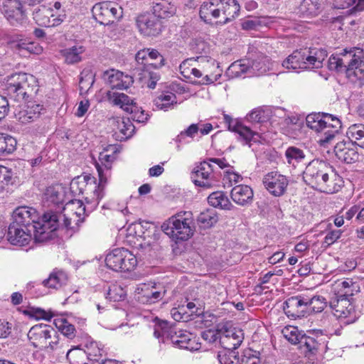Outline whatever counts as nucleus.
<instances>
[{
	"instance_id": "3c124183",
	"label": "nucleus",
	"mask_w": 364,
	"mask_h": 364,
	"mask_svg": "<svg viewBox=\"0 0 364 364\" xmlns=\"http://www.w3.org/2000/svg\"><path fill=\"white\" fill-rule=\"evenodd\" d=\"M95 82V74L89 68L84 69L80 76L79 86L81 92H87Z\"/></svg>"
},
{
	"instance_id": "864d4df0",
	"label": "nucleus",
	"mask_w": 364,
	"mask_h": 364,
	"mask_svg": "<svg viewBox=\"0 0 364 364\" xmlns=\"http://www.w3.org/2000/svg\"><path fill=\"white\" fill-rule=\"evenodd\" d=\"M16 140L7 134H0V153L11 154L16 146Z\"/></svg>"
},
{
	"instance_id": "49530a36",
	"label": "nucleus",
	"mask_w": 364,
	"mask_h": 364,
	"mask_svg": "<svg viewBox=\"0 0 364 364\" xmlns=\"http://www.w3.org/2000/svg\"><path fill=\"white\" fill-rule=\"evenodd\" d=\"M347 136L354 145L364 149V125L354 124L350 125L346 132Z\"/></svg>"
},
{
	"instance_id": "f704fd0d",
	"label": "nucleus",
	"mask_w": 364,
	"mask_h": 364,
	"mask_svg": "<svg viewBox=\"0 0 364 364\" xmlns=\"http://www.w3.org/2000/svg\"><path fill=\"white\" fill-rule=\"evenodd\" d=\"M153 14L160 18L173 16L176 12V6L168 0H156L153 2Z\"/></svg>"
},
{
	"instance_id": "cd10ccee",
	"label": "nucleus",
	"mask_w": 364,
	"mask_h": 364,
	"mask_svg": "<svg viewBox=\"0 0 364 364\" xmlns=\"http://www.w3.org/2000/svg\"><path fill=\"white\" fill-rule=\"evenodd\" d=\"M220 19L216 23L225 24L238 16L240 6L236 0H220Z\"/></svg>"
},
{
	"instance_id": "2f4dec72",
	"label": "nucleus",
	"mask_w": 364,
	"mask_h": 364,
	"mask_svg": "<svg viewBox=\"0 0 364 364\" xmlns=\"http://www.w3.org/2000/svg\"><path fill=\"white\" fill-rule=\"evenodd\" d=\"M323 0H303L296 9V14L301 18L317 16L321 9Z\"/></svg>"
},
{
	"instance_id": "0e129e2a",
	"label": "nucleus",
	"mask_w": 364,
	"mask_h": 364,
	"mask_svg": "<svg viewBox=\"0 0 364 364\" xmlns=\"http://www.w3.org/2000/svg\"><path fill=\"white\" fill-rule=\"evenodd\" d=\"M196 64V59L189 58L182 62L180 65L181 74L187 79H191V68H193L194 65Z\"/></svg>"
},
{
	"instance_id": "bb28decb",
	"label": "nucleus",
	"mask_w": 364,
	"mask_h": 364,
	"mask_svg": "<svg viewBox=\"0 0 364 364\" xmlns=\"http://www.w3.org/2000/svg\"><path fill=\"white\" fill-rule=\"evenodd\" d=\"M43 105L29 102L21 107L15 113L16 119L21 124H26L36 121L43 110Z\"/></svg>"
},
{
	"instance_id": "1a4fd4ad",
	"label": "nucleus",
	"mask_w": 364,
	"mask_h": 364,
	"mask_svg": "<svg viewBox=\"0 0 364 364\" xmlns=\"http://www.w3.org/2000/svg\"><path fill=\"white\" fill-rule=\"evenodd\" d=\"M224 122L230 131L237 134V139L242 145H247L250 147L253 143L261 141L262 134L264 132V129L262 128L263 125L250 128L241 121L232 119L228 114H224Z\"/></svg>"
},
{
	"instance_id": "f8f14e48",
	"label": "nucleus",
	"mask_w": 364,
	"mask_h": 364,
	"mask_svg": "<svg viewBox=\"0 0 364 364\" xmlns=\"http://www.w3.org/2000/svg\"><path fill=\"white\" fill-rule=\"evenodd\" d=\"M93 16L100 24L109 25L122 17V8L113 1H102L92 8Z\"/></svg>"
},
{
	"instance_id": "aec40b11",
	"label": "nucleus",
	"mask_w": 364,
	"mask_h": 364,
	"mask_svg": "<svg viewBox=\"0 0 364 364\" xmlns=\"http://www.w3.org/2000/svg\"><path fill=\"white\" fill-rule=\"evenodd\" d=\"M263 183L272 195L279 197L284 194L289 185V180L285 176L277 171H272L264 176Z\"/></svg>"
},
{
	"instance_id": "a19ab883",
	"label": "nucleus",
	"mask_w": 364,
	"mask_h": 364,
	"mask_svg": "<svg viewBox=\"0 0 364 364\" xmlns=\"http://www.w3.org/2000/svg\"><path fill=\"white\" fill-rule=\"evenodd\" d=\"M210 205L223 210H231L233 205L223 191H215L208 197Z\"/></svg>"
},
{
	"instance_id": "4c0bfd02",
	"label": "nucleus",
	"mask_w": 364,
	"mask_h": 364,
	"mask_svg": "<svg viewBox=\"0 0 364 364\" xmlns=\"http://www.w3.org/2000/svg\"><path fill=\"white\" fill-rule=\"evenodd\" d=\"M68 279V275L64 271L55 269L50 272L49 277L42 282V284L47 288L58 289L66 284Z\"/></svg>"
},
{
	"instance_id": "c756f323",
	"label": "nucleus",
	"mask_w": 364,
	"mask_h": 364,
	"mask_svg": "<svg viewBox=\"0 0 364 364\" xmlns=\"http://www.w3.org/2000/svg\"><path fill=\"white\" fill-rule=\"evenodd\" d=\"M220 0H208L200 6V17L207 23H212L214 20L220 19Z\"/></svg>"
},
{
	"instance_id": "e433bc0d",
	"label": "nucleus",
	"mask_w": 364,
	"mask_h": 364,
	"mask_svg": "<svg viewBox=\"0 0 364 364\" xmlns=\"http://www.w3.org/2000/svg\"><path fill=\"white\" fill-rule=\"evenodd\" d=\"M107 99L110 103L119 106L127 112H133L134 111L133 100L124 93L109 91Z\"/></svg>"
},
{
	"instance_id": "bf43d9fd",
	"label": "nucleus",
	"mask_w": 364,
	"mask_h": 364,
	"mask_svg": "<svg viewBox=\"0 0 364 364\" xmlns=\"http://www.w3.org/2000/svg\"><path fill=\"white\" fill-rule=\"evenodd\" d=\"M55 326L63 335L72 339L75 335V326L70 323L66 319H60L55 321Z\"/></svg>"
},
{
	"instance_id": "a211bd4d",
	"label": "nucleus",
	"mask_w": 364,
	"mask_h": 364,
	"mask_svg": "<svg viewBox=\"0 0 364 364\" xmlns=\"http://www.w3.org/2000/svg\"><path fill=\"white\" fill-rule=\"evenodd\" d=\"M196 60V63H198L203 76L199 81L200 84H212L220 77L221 71L215 60L205 56H200L198 57Z\"/></svg>"
},
{
	"instance_id": "37998d69",
	"label": "nucleus",
	"mask_w": 364,
	"mask_h": 364,
	"mask_svg": "<svg viewBox=\"0 0 364 364\" xmlns=\"http://www.w3.org/2000/svg\"><path fill=\"white\" fill-rule=\"evenodd\" d=\"M248 74L250 76V60H242L232 63L228 68L226 74L229 77H239L243 74Z\"/></svg>"
},
{
	"instance_id": "a878e982",
	"label": "nucleus",
	"mask_w": 364,
	"mask_h": 364,
	"mask_svg": "<svg viewBox=\"0 0 364 364\" xmlns=\"http://www.w3.org/2000/svg\"><path fill=\"white\" fill-rule=\"evenodd\" d=\"M336 157L346 164H352L359 159V154L355 145L350 141H340L334 147Z\"/></svg>"
},
{
	"instance_id": "603ef678",
	"label": "nucleus",
	"mask_w": 364,
	"mask_h": 364,
	"mask_svg": "<svg viewBox=\"0 0 364 364\" xmlns=\"http://www.w3.org/2000/svg\"><path fill=\"white\" fill-rule=\"evenodd\" d=\"M306 299L308 300V311L311 309L312 311L316 313L321 312L327 304L326 299L320 295H314L313 296L306 295Z\"/></svg>"
},
{
	"instance_id": "0eeeda50",
	"label": "nucleus",
	"mask_w": 364,
	"mask_h": 364,
	"mask_svg": "<svg viewBox=\"0 0 364 364\" xmlns=\"http://www.w3.org/2000/svg\"><path fill=\"white\" fill-rule=\"evenodd\" d=\"M336 176L335 169L328 162L313 160L306 167L303 178L306 184L314 187H328L329 178Z\"/></svg>"
},
{
	"instance_id": "052dcab7",
	"label": "nucleus",
	"mask_w": 364,
	"mask_h": 364,
	"mask_svg": "<svg viewBox=\"0 0 364 364\" xmlns=\"http://www.w3.org/2000/svg\"><path fill=\"white\" fill-rule=\"evenodd\" d=\"M242 180V176L238 173L229 170L224 172L223 181L225 186H227L228 187H231L233 185L241 182Z\"/></svg>"
},
{
	"instance_id": "4be33fe9",
	"label": "nucleus",
	"mask_w": 364,
	"mask_h": 364,
	"mask_svg": "<svg viewBox=\"0 0 364 364\" xmlns=\"http://www.w3.org/2000/svg\"><path fill=\"white\" fill-rule=\"evenodd\" d=\"M66 200V188L61 185L48 187L43 196V205L47 207L54 206L61 209V205Z\"/></svg>"
},
{
	"instance_id": "8fccbe9b",
	"label": "nucleus",
	"mask_w": 364,
	"mask_h": 364,
	"mask_svg": "<svg viewBox=\"0 0 364 364\" xmlns=\"http://www.w3.org/2000/svg\"><path fill=\"white\" fill-rule=\"evenodd\" d=\"M218 217L213 210H207L201 213L198 218V223L203 228H209L217 223Z\"/></svg>"
},
{
	"instance_id": "9b49d317",
	"label": "nucleus",
	"mask_w": 364,
	"mask_h": 364,
	"mask_svg": "<svg viewBox=\"0 0 364 364\" xmlns=\"http://www.w3.org/2000/svg\"><path fill=\"white\" fill-rule=\"evenodd\" d=\"M119 152L117 145L109 144L100 153L99 161L101 165L96 164V168L99 176V183H97L98 188L105 191L108 178L111 176L112 164L116 159V154Z\"/></svg>"
},
{
	"instance_id": "338daca9",
	"label": "nucleus",
	"mask_w": 364,
	"mask_h": 364,
	"mask_svg": "<svg viewBox=\"0 0 364 364\" xmlns=\"http://www.w3.org/2000/svg\"><path fill=\"white\" fill-rule=\"evenodd\" d=\"M262 26V21L259 18L254 17L244 20L241 26L244 30H257Z\"/></svg>"
},
{
	"instance_id": "423d86ee",
	"label": "nucleus",
	"mask_w": 364,
	"mask_h": 364,
	"mask_svg": "<svg viewBox=\"0 0 364 364\" xmlns=\"http://www.w3.org/2000/svg\"><path fill=\"white\" fill-rule=\"evenodd\" d=\"M28 338L31 343L39 349L58 350V348L68 347L66 341L58 338L57 331L51 326L40 323L32 326Z\"/></svg>"
},
{
	"instance_id": "9d476101",
	"label": "nucleus",
	"mask_w": 364,
	"mask_h": 364,
	"mask_svg": "<svg viewBox=\"0 0 364 364\" xmlns=\"http://www.w3.org/2000/svg\"><path fill=\"white\" fill-rule=\"evenodd\" d=\"M107 267L115 272H131L137 265L136 256L125 248H116L105 258Z\"/></svg>"
},
{
	"instance_id": "774afa93",
	"label": "nucleus",
	"mask_w": 364,
	"mask_h": 364,
	"mask_svg": "<svg viewBox=\"0 0 364 364\" xmlns=\"http://www.w3.org/2000/svg\"><path fill=\"white\" fill-rule=\"evenodd\" d=\"M217 359L220 364H240V360L233 354L218 353Z\"/></svg>"
},
{
	"instance_id": "e2e57ef3",
	"label": "nucleus",
	"mask_w": 364,
	"mask_h": 364,
	"mask_svg": "<svg viewBox=\"0 0 364 364\" xmlns=\"http://www.w3.org/2000/svg\"><path fill=\"white\" fill-rule=\"evenodd\" d=\"M118 129L119 132L122 134V139H128L132 136L134 131V126L132 122L129 119H122L119 123Z\"/></svg>"
},
{
	"instance_id": "39448f33",
	"label": "nucleus",
	"mask_w": 364,
	"mask_h": 364,
	"mask_svg": "<svg viewBox=\"0 0 364 364\" xmlns=\"http://www.w3.org/2000/svg\"><path fill=\"white\" fill-rule=\"evenodd\" d=\"M193 214L183 211L169 218L161 225L164 232L175 242L186 241L194 232Z\"/></svg>"
},
{
	"instance_id": "412c9836",
	"label": "nucleus",
	"mask_w": 364,
	"mask_h": 364,
	"mask_svg": "<svg viewBox=\"0 0 364 364\" xmlns=\"http://www.w3.org/2000/svg\"><path fill=\"white\" fill-rule=\"evenodd\" d=\"M31 232L32 229L28 230L22 225L11 223L8 229L7 240L14 245L26 246L33 239Z\"/></svg>"
},
{
	"instance_id": "20e7f679",
	"label": "nucleus",
	"mask_w": 364,
	"mask_h": 364,
	"mask_svg": "<svg viewBox=\"0 0 364 364\" xmlns=\"http://www.w3.org/2000/svg\"><path fill=\"white\" fill-rule=\"evenodd\" d=\"M306 126L318 134V142L324 145L330 142L341 128V122L328 113H314L307 115Z\"/></svg>"
},
{
	"instance_id": "69168bd1",
	"label": "nucleus",
	"mask_w": 364,
	"mask_h": 364,
	"mask_svg": "<svg viewBox=\"0 0 364 364\" xmlns=\"http://www.w3.org/2000/svg\"><path fill=\"white\" fill-rule=\"evenodd\" d=\"M171 314L172 318L176 321H186L189 320L188 312L186 311L184 306L172 309L171 311Z\"/></svg>"
},
{
	"instance_id": "6ab92c4d",
	"label": "nucleus",
	"mask_w": 364,
	"mask_h": 364,
	"mask_svg": "<svg viewBox=\"0 0 364 364\" xmlns=\"http://www.w3.org/2000/svg\"><path fill=\"white\" fill-rule=\"evenodd\" d=\"M306 294L291 296L284 303V311L291 318H300L308 314Z\"/></svg>"
},
{
	"instance_id": "7ed1b4c3",
	"label": "nucleus",
	"mask_w": 364,
	"mask_h": 364,
	"mask_svg": "<svg viewBox=\"0 0 364 364\" xmlns=\"http://www.w3.org/2000/svg\"><path fill=\"white\" fill-rule=\"evenodd\" d=\"M328 55L327 51L321 48H305L294 51L282 63V66L296 72L299 70H312L322 68Z\"/></svg>"
},
{
	"instance_id": "13d9d810",
	"label": "nucleus",
	"mask_w": 364,
	"mask_h": 364,
	"mask_svg": "<svg viewBox=\"0 0 364 364\" xmlns=\"http://www.w3.org/2000/svg\"><path fill=\"white\" fill-rule=\"evenodd\" d=\"M282 333L284 337L292 344H298L302 335L298 328L293 326H285L282 329Z\"/></svg>"
},
{
	"instance_id": "c03bdc74",
	"label": "nucleus",
	"mask_w": 364,
	"mask_h": 364,
	"mask_svg": "<svg viewBox=\"0 0 364 364\" xmlns=\"http://www.w3.org/2000/svg\"><path fill=\"white\" fill-rule=\"evenodd\" d=\"M336 287L340 293L339 296L349 298L360 291L359 284L352 279L347 278L343 281L337 282Z\"/></svg>"
},
{
	"instance_id": "f03ea898",
	"label": "nucleus",
	"mask_w": 364,
	"mask_h": 364,
	"mask_svg": "<svg viewBox=\"0 0 364 364\" xmlns=\"http://www.w3.org/2000/svg\"><path fill=\"white\" fill-rule=\"evenodd\" d=\"M13 218L11 223L22 225L28 230L32 229L35 242H46L55 235L57 218L49 211L45 213L40 220H36L37 214L35 209L26 206L18 207L14 210Z\"/></svg>"
},
{
	"instance_id": "79ce46f5",
	"label": "nucleus",
	"mask_w": 364,
	"mask_h": 364,
	"mask_svg": "<svg viewBox=\"0 0 364 364\" xmlns=\"http://www.w3.org/2000/svg\"><path fill=\"white\" fill-rule=\"evenodd\" d=\"M14 48L23 55H26L27 54L39 55L43 50V47L38 43L27 40H20L16 42Z\"/></svg>"
},
{
	"instance_id": "4d7b16f0",
	"label": "nucleus",
	"mask_w": 364,
	"mask_h": 364,
	"mask_svg": "<svg viewBox=\"0 0 364 364\" xmlns=\"http://www.w3.org/2000/svg\"><path fill=\"white\" fill-rule=\"evenodd\" d=\"M285 156L289 164L295 165L305 158V154L301 149L290 146L286 150Z\"/></svg>"
},
{
	"instance_id": "393cba45",
	"label": "nucleus",
	"mask_w": 364,
	"mask_h": 364,
	"mask_svg": "<svg viewBox=\"0 0 364 364\" xmlns=\"http://www.w3.org/2000/svg\"><path fill=\"white\" fill-rule=\"evenodd\" d=\"M157 16L151 14L141 15L136 23L141 33L146 36H156L161 31V24Z\"/></svg>"
},
{
	"instance_id": "680f3d73",
	"label": "nucleus",
	"mask_w": 364,
	"mask_h": 364,
	"mask_svg": "<svg viewBox=\"0 0 364 364\" xmlns=\"http://www.w3.org/2000/svg\"><path fill=\"white\" fill-rule=\"evenodd\" d=\"M298 344L300 345V348H305L307 351L311 353L316 350L318 346V343L314 338L307 336L305 334L301 335Z\"/></svg>"
},
{
	"instance_id": "f257e3e1",
	"label": "nucleus",
	"mask_w": 364,
	"mask_h": 364,
	"mask_svg": "<svg viewBox=\"0 0 364 364\" xmlns=\"http://www.w3.org/2000/svg\"><path fill=\"white\" fill-rule=\"evenodd\" d=\"M70 191L74 196L82 195L85 203L80 199L67 198L68 202L63 206V212L49 211L57 218L56 230L60 225L67 229L75 228L74 225H77L83 220L86 212L93 211L105 196V191L98 188L96 178L90 174L74 178L70 182Z\"/></svg>"
},
{
	"instance_id": "58836bf2",
	"label": "nucleus",
	"mask_w": 364,
	"mask_h": 364,
	"mask_svg": "<svg viewBox=\"0 0 364 364\" xmlns=\"http://www.w3.org/2000/svg\"><path fill=\"white\" fill-rule=\"evenodd\" d=\"M272 66V63L267 56L259 55L257 58L250 61V75H263L271 69Z\"/></svg>"
},
{
	"instance_id": "a18cd8bd",
	"label": "nucleus",
	"mask_w": 364,
	"mask_h": 364,
	"mask_svg": "<svg viewBox=\"0 0 364 364\" xmlns=\"http://www.w3.org/2000/svg\"><path fill=\"white\" fill-rule=\"evenodd\" d=\"M68 347L63 348H58V354L65 353L66 358L69 360L70 364H82L85 358V352L80 348V346L72 347L68 349L69 345L67 343Z\"/></svg>"
},
{
	"instance_id": "7c9ffc66",
	"label": "nucleus",
	"mask_w": 364,
	"mask_h": 364,
	"mask_svg": "<svg viewBox=\"0 0 364 364\" xmlns=\"http://www.w3.org/2000/svg\"><path fill=\"white\" fill-rule=\"evenodd\" d=\"M173 333V329L165 321H159L154 326V336L159 340V342L164 343L166 339L170 338L172 343L178 345L181 348H187L183 345V341L182 340L175 339V337L172 335Z\"/></svg>"
},
{
	"instance_id": "6e6552de",
	"label": "nucleus",
	"mask_w": 364,
	"mask_h": 364,
	"mask_svg": "<svg viewBox=\"0 0 364 364\" xmlns=\"http://www.w3.org/2000/svg\"><path fill=\"white\" fill-rule=\"evenodd\" d=\"M35 82L33 75L25 73H14L6 78V90L8 95L14 100H25L31 94V85Z\"/></svg>"
},
{
	"instance_id": "f3484780",
	"label": "nucleus",
	"mask_w": 364,
	"mask_h": 364,
	"mask_svg": "<svg viewBox=\"0 0 364 364\" xmlns=\"http://www.w3.org/2000/svg\"><path fill=\"white\" fill-rule=\"evenodd\" d=\"M166 293L164 288H159L153 283H141L135 287V298L141 304H154L163 299Z\"/></svg>"
},
{
	"instance_id": "2eb2a0df",
	"label": "nucleus",
	"mask_w": 364,
	"mask_h": 364,
	"mask_svg": "<svg viewBox=\"0 0 364 364\" xmlns=\"http://www.w3.org/2000/svg\"><path fill=\"white\" fill-rule=\"evenodd\" d=\"M136 61L141 68H138L141 70L139 80L147 84L151 89H154L159 76L156 73L151 71V68H159V64L149 61L148 50L143 49L138 51L135 56Z\"/></svg>"
},
{
	"instance_id": "5701e85b",
	"label": "nucleus",
	"mask_w": 364,
	"mask_h": 364,
	"mask_svg": "<svg viewBox=\"0 0 364 364\" xmlns=\"http://www.w3.org/2000/svg\"><path fill=\"white\" fill-rule=\"evenodd\" d=\"M353 60L348 65V69H346V76L353 82H358L361 86L364 85V57H363V50L361 53L354 51Z\"/></svg>"
},
{
	"instance_id": "ea45409f",
	"label": "nucleus",
	"mask_w": 364,
	"mask_h": 364,
	"mask_svg": "<svg viewBox=\"0 0 364 364\" xmlns=\"http://www.w3.org/2000/svg\"><path fill=\"white\" fill-rule=\"evenodd\" d=\"M154 103L158 109L168 111L177 104V97L173 92H164L154 99Z\"/></svg>"
},
{
	"instance_id": "72a5a7b5",
	"label": "nucleus",
	"mask_w": 364,
	"mask_h": 364,
	"mask_svg": "<svg viewBox=\"0 0 364 364\" xmlns=\"http://www.w3.org/2000/svg\"><path fill=\"white\" fill-rule=\"evenodd\" d=\"M33 16L36 23L41 26L55 27L58 26V23L60 22L59 19L50 20L51 9L44 5L36 9L33 12Z\"/></svg>"
},
{
	"instance_id": "dca6fc26",
	"label": "nucleus",
	"mask_w": 364,
	"mask_h": 364,
	"mask_svg": "<svg viewBox=\"0 0 364 364\" xmlns=\"http://www.w3.org/2000/svg\"><path fill=\"white\" fill-rule=\"evenodd\" d=\"M191 178L196 186L205 189L213 188L218 183L213 166L208 161L200 162L193 168Z\"/></svg>"
},
{
	"instance_id": "6e6d98bb",
	"label": "nucleus",
	"mask_w": 364,
	"mask_h": 364,
	"mask_svg": "<svg viewBox=\"0 0 364 364\" xmlns=\"http://www.w3.org/2000/svg\"><path fill=\"white\" fill-rule=\"evenodd\" d=\"M269 119L268 114L261 108L253 109L247 116V119L252 124L253 127L266 122Z\"/></svg>"
},
{
	"instance_id": "5fc2aeb1",
	"label": "nucleus",
	"mask_w": 364,
	"mask_h": 364,
	"mask_svg": "<svg viewBox=\"0 0 364 364\" xmlns=\"http://www.w3.org/2000/svg\"><path fill=\"white\" fill-rule=\"evenodd\" d=\"M127 296L126 290L119 284H112L109 287L107 294V299L113 301H120L125 299Z\"/></svg>"
},
{
	"instance_id": "09e8293b",
	"label": "nucleus",
	"mask_w": 364,
	"mask_h": 364,
	"mask_svg": "<svg viewBox=\"0 0 364 364\" xmlns=\"http://www.w3.org/2000/svg\"><path fill=\"white\" fill-rule=\"evenodd\" d=\"M227 333H228L223 338L222 343L226 345V348H237L243 340V335L241 331H229Z\"/></svg>"
},
{
	"instance_id": "c85d7f7f",
	"label": "nucleus",
	"mask_w": 364,
	"mask_h": 364,
	"mask_svg": "<svg viewBox=\"0 0 364 364\" xmlns=\"http://www.w3.org/2000/svg\"><path fill=\"white\" fill-rule=\"evenodd\" d=\"M232 200L238 205L246 206L253 201L254 193L252 188L244 184L235 186L230 192Z\"/></svg>"
},
{
	"instance_id": "ddd939ff",
	"label": "nucleus",
	"mask_w": 364,
	"mask_h": 364,
	"mask_svg": "<svg viewBox=\"0 0 364 364\" xmlns=\"http://www.w3.org/2000/svg\"><path fill=\"white\" fill-rule=\"evenodd\" d=\"M2 13L9 24L16 28L26 27L28 17L21 0H3Z\"/></svg>"
},
{
	"instance_id": "de8ad7c7",
	"label": "nucleus",
	"mask_w": 364,
	"mask_h": 364,
	"mask_svg": "<svg viewBox=\"0 0 364 364\" xmlns=\"http://www.w3.org/2000/svg\"><path fill=\"white\" fill-rule=\"evenodd\" d=\"M85 50V49L82 46L75 45L73 47L63 50L62 54L65 58V61L68 64H74L81 61V55Z\"/></svg>"
},
{
	"instance_id": "4468645a",
	"label": "nucleus",
	"mask_w": 364,
	"mask_h": 364,
	"mask_svg": "<svg viewBox=\"0 0 364 364\" xmlns=\"http://www.w3.org/2000/svg\"><path fill=\"white\" fill-rule=\"evenodd\" d=\"M333 315L345 324L354 323L358 318L355 306L349 298L338 296L331 301Z\"/></svg>"
},
{
	"instance_id": "b1692460",
	"label": "nucleus",
	"mask_w": 364,
	"mask_h": 364,
	"mask_svg": "<svg viewBox=\"0 0 364 364\" xmlns=\"http://www.w3.org/2000/svg\"><path fill=\"white\" fill-rule=\"evenodd\" d=\"M354 51L361 53L360 48H353L349 50L345 49L343 53L338 55H332L328 61V69L337 72L345 71L346 73V69H348V65H350V62L353 60Z\"/></svg>"
},
{
	"instance_id": "c9c22d12",
	"label": "nucleus",
	"mask_w": 364,
	"mask_h": 364,
	"mask_svg": "<svg viewBox=\"0 0 364 364\" xmlns=\"http://www.w3.org/2000/svg\"><path fill=\"white\" fill-rule=\"evenodd\" d=\"M82 350L85 352V356L87 355L89 360L96 362H98L106 353L104 346L90 338L86 339Z\"/></svg>"
},
{
	"instance_id": "473e14b6",
	"label": "nucleus",
	"mask_w": 364,
	"mask_h": 364,
	"mask_svg": "<svg viewBox=\"0 0 364 364\" xmlns=\"http://www.w3.org/2000/svg\"><path fill=\"white\" fill-rule=\"evenodd\" d=\"M107 75H108L107 82L112 89L126 90L134 82L132 76L124 75L119 70H112L107 72Z\"/></svg>"
}]
</instances>
